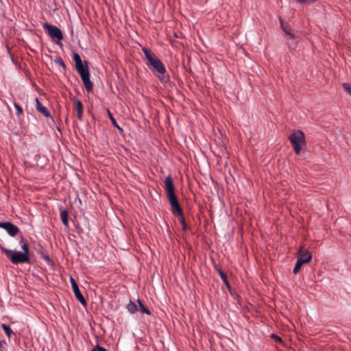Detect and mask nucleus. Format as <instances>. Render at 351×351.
<instances>
[{"instance_id": "7", "label": "nucleus", "mask_w": 351, "mask_h": 351, "mask_svg": "<svg viewBox=\"0 0 351 351\" xmlns=\"http://www.w3.org/2000/svg\"><path fill=\"white\" fill-rule=\"evenodd\" d=\"M280 26H281L282 31L289 37L288 41H287V45H289V47L290 49L293 48L294 43H292L291 40H293L295 38V36L291 32V27H289L288 23L283 22L282 20L280 21Z\"/></svg>"}, {"instance_id": "15", "label": "nucleus", "mask_w": 351, "mask_h": 351, "mask_svg": "<svg viewBox=\"0 0 351 351\" xmlns=\"http://www.w3.org/2000/svg\"><path fill=\"white\" fill-rule=\"evenodd\" d=\"M173 214L179 217V220L182 224V227L184 230H188L190 229L189 226L186 224V223L184 220L182 210H181L180 214V213H173Z\"/></svg>"}, {"instance_id": "17", "label": "nucleus", "mask_w": 351, "mask_h": 351, "mask_svg": "<svg viewBox=\"0 0 351 351\" xmlns=\"http://www.w3.org/2000/svg\"><path fill=\"white\" fill-rule=\"evenodd\" d=\"M60 219L62 220V223L68 227L69 226V216L68 212L66 210H62L60 212Z\"/></svg>"}, {"instance_id": "26", "label": "nucleus", "mask_w": 351, "mask_h": 351, "mask_svg": "<svg viewBox=\"0 0 351 351\" xmlns=\"http://www.w3.org/2000/svg\"><path fill=\"white\" fill-rule=\"evenodd\" d=\"M343 89L348 92L350 95H351V84L348 83L343 84Z\"/></svg>"}, {"instance_id": "23", "label": "nucleus", "mask_w": 351, "mask_h": 351, "mask_svg": "<svg viewBox=\"0 0 351 351\" xmlns=\"http://www.w3.org/2000/svg\"><path fill=\"white\" fill-rule=\"evenodd\" d=\"M107 112L110 119L111 120L112 125L117 128L121 130V128L118 125L115 119L113 117L112 114H111L109 110H107Z\"/></svg>"}, {"instance_id": "16", "label": "nucleus", "mask_w": 351, "mask_h": 351, "mask_svg": "<svg viewBox=\"0 0 351 351\" xmlns=\"http://www.w3.org/2000/svg\"><path fill=\"white\" fill-rule=\"evenodd\" d=\"M143 51L148 61L147 63H149L156 58V55L152 51L145 47L143 49Z\"/></svg>"}, {"instance_id": "18", "label": "nucleus", "mask_w": 351, "mask_h": 351, "mask_svg": "<svg viewBox=\"0 0 351 351\" xmlns=\"http://www.w3.org/2000/svg\"><path fill=\"white\" fill-rule=\"evenodd\" d=\"M21 247L23 250L22 252H23L25 254H26L27 256H29V245H28L27 242H23V239L22 238L21 241Z\"/></svg>"}, {"instance_id": "22", "label": "nucleus", "mask_w": 351, "mask_h": 351, "mask_svg": "<svg viewBox=\"0 0 351 351\" xmlns=\"http://www.w3.org/2000/svg\"><path fill=\"white\" fill-rule=\"evenodd\" d=\"M138 302L139 304V306H140V309H141V311L142 313H146L147 315H150L151 314V312L147 308L145 307L143 304L141 302V300H138Z\"/></svg>"}, {"instance_id": "21", "label": "nucleus", "mask_w": 351, "mask_h": 351, "mask_svg": "<svg viewBox=\"0 0 351 351\" xmlns=\"http://www.w3.org/2000/svg\"><path fill=\"white\" fill-rule=\"evenodd\" d=\"M2 328L4 330L6 335H8V337L10 338L11 337V335L13 333V331L11 329V328L9 326L4 324H2Z\"/></svg>"}, {"instance_id": "9", "label": "nucleus", "mask_w": 351, "mask_h": 351, "mask_svg": "<svg viewBox=\"0 0 351 351\" xmlns=\"http://www.w3.org/2000/svg\"><path fill=\"white\" fill-rule=\"evenodd\" d=\"M70 281L75 298L81 302L82 305L85 306L86 304V301L84 296L80 293V289L76 281L72 277H71Z\"/></svg>"}, {"instance_id": "30", "label": "nucleus", "mask_w": 351, "mask_h": 351, "mask_svg": "<svg viewBox=\"0 0 351 351\" xmlns=\"http://www.w3.org/2000/svg\"><path fill=\"white\" fill-rule=\"evenodd\" d=\"M0 250H1V252L5 254V255L6 256V251H10V250L4 247L3 246H2V245L0 243Z\"/></svg>"}, {"instance_id": "6", "label": "nucleus", "mask_w": 351, "mask_h": 351, "mask_svg": "<svg viewBox=\"0 0 351 351\" xmlns=\"http://www.w3.org/2000/svg\"><path fill=\"white\" fill-rule=\"evenodd\" d=\"M173 213H180L182 210L175 192L167 194Z\"/></svg>"}, {"instance_id": "32", "label": "nucleus", "mask_w": 351, "mask_h": 351, "mask_svg": "<svg viewBox=\"0 0 351 351\" xmlns=\"http://www.w3.org/2000/svg\"><path fill=\"white\" fill-rule=\"evenodd\" d=\"M91 351H96V349L93 348Z\"/></svg>"}, {"instance_id": "24", "label": "nucleus", "mask_w": 351, "mask_h": 351, "mask_svg": "<svg viewBox=\"0 0 351 351\" xmlns=\"http://www.w3.org/2000/svg\"><path fill=\"white\" fill-rule=\"evenodd\" d=\"M54 62L60 65V66H62L64 70H66V64H64V61L62 60V59L61 58H56L54 60Z\"/></svg>"}, {"instance_id": "25", "label": "nucleus", "mask_w": 351, "mask_h": 351, "mask_svg": "<svg viewBox=\"0 0 351 351\" xmlns=\"http://www.w3.org/2000/svg\"><path fill=\"white\" fill-rule=\"evenodd\" d=\"M14 106L16 110V116L19 117V116L23 114V108H21V106H20L17 103H14Z\"/></svg>"}, {"instance_id": "11", "label": "nucleus", "mask_w": 351, "mask_h": 351, "mask_svg": "<svg viewBox=\"0 0 351 351\" xmlns=\"http://www.w3.org/2000/svg\"><path fill=\"white\" fill-rule=\"evenodd\" d=\"M165 189L167 194L175 192L174 185L172 178L169 176L164 181Z\"/></svg>"}, {"instance_id": "20", "label": "nucleus", "mask_w": 351, "mask_h": 351, "mask_svg": "<svg viewBox=\"0 0 351 351\" xmlns=\"http://www.w3.org/2000/svg\"><path fill=\"white\" fill-rule=\"evenodd\" d=\"M219 274L221 280L224 282V284L227 286V287L228 289H230V285L229 284L227 275L226 274H224L221 270H219Z\"/></svg>"}, {"instance_id": "28", "label": "nucleus", "mask_w": 351, "mask_h": 351, "mask_svg": "<svg viewBox=\"0 0 351 351\" xmlns=\"http://www.w3.org/2000/svg\"><path fill=\"white\" fill-rule=\"evenodd\" d=\"M94 349H96V351H108L105 348L101 347L99 345H97Z\"/></svg>"}, {"instance_id": "2", "label": "nucleus", "mask_w": 351, "mask_h": 351, "mask_svg": "<svg viewBox=\"0 0 351 351\" xmlns=\"http://www.w3.org/2000/svg\"><path fill=\"white\" fill-rule=\"evenodd\" d=\"M147 65L162 82L166 83L169 81V76L166 74L165 66L157 57L149 63H147Z\"/></svg>"}, {"instance_id": "3", "label": "nucleus", "mask_w": 351, "mask_h": 351, "mask_svg": "<svg viewBox=\"0 0 351 351\" xmlns=\"http://www.w3.org/2000/svg\"><path fill=\"white\" fill-rule=\"evenodd\" d=\"M6 257L14 265L29 263L30 262L29 256H27L23 252L18 250H10V251H6Z\"/></svg>"}, {"instance_id": "31", "label": "nucleus", "mask_w": 351, "mask_h": 351, "mask_svg": "<svg viewBox=\"0 0 351 351\" xmlns=\"http://www.w3.org/2000/svg\"><path fill=\"white\" fill-rule=\"evenodd\" d=\"M0 351H4V348L3 346H2V343L0 341Z\"/></svg>"}, {"instance_id": "14", "label": "nucleus", "mask_w": 351, "mask_h": 351, "mask_svg": "<svg viewBox=\"0 0 351 351\" xmlns=\"http://www.w3.org/2000/svg\"><path fill=\"white\" fill-rule=\"evenodd\" d=\"M309 263V257L308 258H305V260L304 259V260H299L298 258L297 262L295 263V267L293 268V272L295 274H298L300 272L302 265L304 264H306V263Z\"/></svg>"}, {"instance_id": "29", "label": "nucleus", "mask_w": 351, "mask_h": 351, "mask_svg": "<svg viewBox=\"0 0 351 351\" xmlns=\"http://www.w3.org/2000/svg\"><path fill=\"white\" fill-rule=\"evenodd\" d=\"M272 338L276 341V342H282V339L276 335H272Z\"/></svg>"}, {"instance_id": "13", "label": "nucleus", "mask_w": 351, "mask_h": 351, "mask_svg": "<svg viewBox=\"0 0 351 351\" xmlns=\"http://www.w3.org/2000/svg\"><path fill=\"white\" fill-rule=\"evenodd\" d=\"M298 259L299 260H305V258H308V256H309V262L311 261L312 259V255L311 254V252H309L308 251V250L306 249H304L303 247H300L299 251H298Z\"/></svg>"}, {"instance_id": "10", "label": "nucleus", "mask_w": 351, "mask_h": 351, "mask_svg": "<svg viewBox=\"0 0 351 351\" xmlns=\"http://www.w3.org/2000/svg\"><path fill=\"white\" fill-rule=\"evenodd\" d=\"M73 101L77 111V116L79 120L82 121L83 119V109L84 106L82 101L76 98H73Z\"/></svg>"}, {"instance_id": "19", "label": "nucleus", "mask_w": 351, "mask_h": 351, "mask_svg": "<svg viewBox=\"0 0 351 351\" xmlns=\"http://www.w3.org/2000/svg\"><path fill=\"white\" fill-rule=\"evenodd\" d=\"M127 309L131 313H134L138 311V307L134 302L130 301L127 305Z\"/></svg>"}, {"instance_id": "4", "label": "nucleus", "mask_w": 351, "mask_h": 351, "mask_svg": "<svg viewBox=\"0 0 351 351\" xmlns=\"http://www.w3.org/2000/svg\"><path fill=\"white\" fill-rule=\"evenodd\" d=\"M289 140L297 155H299L304 144V134L301 130L295 131L290 136Z\"/></svg>"}, {"instance_id": "5", "label": "nucleus", "mask_w": 351, "mask_h": 351, "mask_svg": "<svg viewBox=\"0 0 351 351\" xmlns=\"http://www.w3.org/2000/svg\"><path fill=\"white\" fill-rule=\"evenodd\" d=\"M43 28L47 32L50 38L57 44H59L60 40L63 39L62 32L58 27L46 23L43 25Z\"/></svg>"}, {"instance_id": "12", "label": "nucleus", "mask_w": 351, "mask_h": 351, "mask_svg": "<svg viewBox=\"0 0 351 351\" xmlns=\"http://www.w3.org/2000/svg\"><path fill=\"white\" fill-rule=\"evenodd\" d=\"M36 110L40 112L41 114H43L45 117H50V112L48 110V109L43 106V104H41V102L39 101V99L38 98H36Z\"/></svg>"}, {"instance_id": "8", "label": "nucleus", "mask_w": 351, "mask_h": 351, "mask_svg": "<svg viewBox=\"0 0 351 351\" xmlns=\"http://www.w3.org/2000/svg\"><path fill=\"white\" fill-rule=\"evenodd\" d=\"M0 228H3L11 237H15L19 232V228L10 222H0Z\"/></svg>"}, {"instance_id": "27", "label": "nucleus", "mask_w": 351, "mask_h": 351, "mask_svg": "<svg viewBox=\"0 0 351 351\" xmlns=\"http://www.w3.org/2000/svg\"><path fill=\"white\" fill-rule=\"evenodd\" d=\"M296 1L300 3L312 4V3H315L317 0H296Z\"/></svg>"}, {"instance_id": "1", "label": "nucleus", "mask_w": 351, "mask_h": 351, "mask_svg": "<svg viewBox=\"0 0 351 351\" xmlns=\"http://www.w3.org/2000/svg\"><path fill=\"white\" fill-rule=\"evenodd\" d=\"M73 61L75 63V68L81 77L86 90L88 93L92 92L93 84L90 80V71L88 62L86 61L83 62L80 55L77 53L73 54Z\"/></svg>"}]
</instances>
